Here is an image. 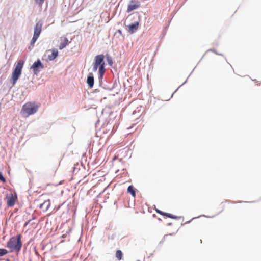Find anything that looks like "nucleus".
Instances as JSON below:
<instances>
[{
	"label": "nucleus",
	"mask_w": 261,
	"mask_h": 261,
	"mask_svg": "<svg viewBox=\"0 0 261 261\" xmlns=\"http://www.w3.org/2000/svg\"><path fill=\"white\" fill-rule=\"evenodd\" d=\"M207 51H213V52H214L215 54H217V55H219L223 56V55H222V54H219V53H217V51L215 49H208Z\"/></svg>",
	"instance_id": "bb28decb"
},
{
	"label": "nucleus",
	"mask_w": 261,
	"mask_h": 261,
	"mask_svg": "<svg viewBox=\"0 0 261 261\" xmlns=\"http://www.w3.org/2000/svg\"><path fill=\"white\" fill-rule=\"evenodd\" d=\"M200 216L206 217V216H205V215H203L200 216ZM198 217H199V216H198V217H197L192 218V219L190 221H188V222H187V223H190V221H191V220H192L193 219H195V218H198ZM206 217H207V216H206Z\"/></svg>",
	"instance_id": "c756f323"
},
{
	"label": "nucleus",
	"mask_w": 261,
	"mask_h": 261,
	"mask_svg": "<svg viewBox=\"0 0 261 261\" xmlns=\"http://www.w3.org/2000/svg\"><path fill=\"white\" fill-rule=\"evenodd\" d=\"M140 6V3L136 0H131L127 6V12L129 13L138 8Z\"/></svg>",
	"instance_id": "0eeeda50"
},
{
	"label": "nucleus",
	"mask_w": 261,
	"mask_h": 261,
	"mask_svg": "<svg viewBox=\"0 0 261 261\" xmlns=\"http://www.w3.org/2000/svg\"><path fill=\"white\" fill-rule=\"evenodd\" d=\"M50 205V200L49 199L44 201L42 203L40 204L39 208L42 209L43 211H46Z\"/></svg>",
	"instance_id": "ddd939ff"
},
{
	"label": "nucleus",
	"mask_w": 261,
	"mask_h": 261,
	"mask_svg": "<svg viewBox=\"0 0 261 261\" xmlns=\"http://www.w3.org/2000/svg\"><path fill=\"white\" fill-rule=\"evenodd\" d=\"M105 56L106 57V60H107V62H108V65L112 67L113 64V61L112 58L109 54H107L106 55V56Z\"/></svg>",
	"instance_id": "dca6fc26"
},
{
	"label": "nucleus",
	"mask_w": 261,
	"mask_h": 261,
	"mask_svg": "<svg viewBox=\"0 0 261 261\" xmlns=\"http://www.w3.org/2000/svg\"><path fill=\"white\" fill-rule=\"evenodd\" d=\"M22 246L20 234L11 237L7 243L6 247L10 249V252H16L18 254Z\"/></svg>",
	"instance_id": "f257e3e1"
},
{
	"label": "nucleus",
	"mask_w": 261,
	"mask_h": 261,
	"mask_svg": "<svg viewBox=\"0 0 261 261\" xmlns=\"http://www.w3.org/2000/svg\"><path fill=\"white\" fill-rule=\"evenodd\" d=\"M9 251L5 248H0V257H3L8 254Z\"/></svg>",
	"instance_id": "aec40b11"
},
{
	"label": "nucleus",
	"mask_w": 261,
	"mask_h": 261,
	"mask_svg": "<svg viewBox=\"0 0 261 261\" xmlns=\"http://www.w3.org/2000/svg\"><path fill=\"white\" fill-rule=\"evenodd\" d=\"M38 108L39 106L36 105L34 102H28L23 105L21 113L28 115H31L38 111Z\"/></svg>",
	"instance_id": "7ed1b4c3"
},
{
	"label": "nucleus",
	"mask_w": 261,
	"mask_h": 261,
	"mask_svg": "<svg viewBox=\"0 0 261 261\" xmlns=\"http://www.w3.org/2000/svg\"><path fill=\"white\" fill-rule=\"evenodd\" d=\"M38 38H39L38 36L33 35V37L31 40V42H30V45L33 47L34 45V44L35 43V42H36V41Z\"/></svg>",
	"instance_id": "6ab92c4d"
},
{
	"label": "nucleus",
	"mask_w": 261,
	"mask_h": 261,
	"mask_svg": "<svg viewBox=\"0 0 261 261\" xmlns=\"http://www.w3.org/2000/svg\"><path fill=\"white\" fill-rule=\"evenodd\" d=\"M7 204L8 206L12 207L14 205L17 199V197H15L12 194L8 197L7 196Z\"/></svg>",
	"instance_id": "f8f14e48"
},
{
	"label": "nucleus",
	"mask_w": 261,
	"mask_h": 261,
	"mask_svg": "<svg viewBox=\"0 0 261 261\" xmlns=\"http://www.w3.org/2000/svg\"><path fill=\"white\" fill-rule=\"evenodd\" d=\"M99 69V67L96 65L95 63H93V68L92 70L93 72H96L97 70Z\"/></svg>",
	"instance_id": "b1692460"
},
{
	"label": "nucleus",
	"mask_w": 261,
	"mask_h": 261,
	"mask_svg": "<svg viewBox=\"0 0 261 261\" xmlns=\"http://www.w3.org/2000/svg\"><path fill=\"white\" fill-rule=\"evenodd\" d=\"M165 217L170 218L171 219H180L181 218L180 217H178V216L174 215L171 213H167Z\"/></svg>",
	"instance_id": "a211bd4d"
},
{
	"label": "nucleus",
	"mask_w": 261,
	"mask_h": 261,
	"mask_svg": "<svg viewBox=\"0 0 261 261\" xmlns=\"http://www.w3.org/2000/svg\"><path fill=\"white\" fill-rule=\"evenodd\" d=\"M35 218H36V217H35V216L32 215V219H31V221H32V220L35 219Z\"/></svg>",
	"instance_id": "72a5a7b5"
},
{
	"label": "nucleus",
	"mask_w": 261,
	"mask_h": 261,
	"mask_svg": "<svg viewBox=\"0 0 261 261\" xmlns=\"http://www.w3.org/2000/svg\"><path fill=\"white\" fill-rule=\"evenodd\" d=\"M116 257L119 260H121L123 257V253L120 250H117L116 252Z\"/></svg>",
	"instance_id": "f3484780"
},
{
	"label": "nucleus",
	"mask_w": 261,
	"mask_h": 261,
	"mask_svg": "<svg viewBox=\"0 0 261 261\" xmlns=\"http://www.w3.org/2000/svg\"><path fill=\"white\" fill-rule=\"evenodd\" d=\"M136 20L127 25L128 32L131 33L136 32L139 27L140 22V15L138 12L133 13L129 15Z\"/></svg>",
	"instance_id": "20e7f679"
},
{
	"label": "nucleus",
	"mask_w": 261,
	"mask_h": 261,
	"mask_svg": "<svg viewBox=\"0 0 261 261\" xmlns=\"http://www.w3.org/2000/svg\"><path fill=\"white\" fill-rule=\"evenodd\" d=\"M100 90L98 89H95V90H94V92H100Z\"/></svg>",
	"instance_id": "473e14b6"
},
{
	"label": "nucleus",
	"mask_w": 261,
	"mask_h": 261,
	"mask_svg": "<svg viewBox=\"0 0 261 261\" xmlns=\"http://www.w3.org/2000/svg\"><path fill=\"white\" fill-rule=\"evenodd\" d=\"M117 34H119V35L121 36L122 35V31L120 30H118L117 32L115 33V35H116Z\"/></svg>",
	"instance_id": "c85d7f7f"
},
{
	"label": "nucleus",
	"mask_w": 261,
	"mask_h": 261,
	"mask_svg": "<svg viewBox=\"0 0 261 261\" xmlns=\"http://www.w3.org/2000/svg\"><path fill=\"white\" fill-rule=\"evenodd\" d=\"M115 237V234H113L111 236L109 237V238L111 239V240H113V239H114Z\"/></svg>",
	"instance_id": "2f4dec72"
},
{
	"label": "nucleus",
	"mask_w": 261,
	"mask_h": 261,
	"mask_svg": "<svg viewBox=\"0 0 261 261\" xmlns=\"http://www.w3.org/2000/svg\"><path fill=\"white\" fill-rule=\"evenodd\" d=\"M105 56L103 54L96 55L94 58L93 63L98 66L99 68L105 67Z\"/></svg>",
	"instance_id": "423d86ee"
},
{
	"label": "nucleus",
	"mask_w": 261,
	"mask_h": 261,
	"mask_svg": "<svg viewBox=\"0 0 261 261\" xmlns=\"http://www.w3.org/2000/svg\"><path fill=\"white\" fill-rule=\"evenodd\" d=\"M166 34V32H164V33H163V36H164Z\"/></svg>",
	"instance_id": "4c0bfd02"
},
{
	"label": "nucleus",
	"mask_w": 261,
	"mask_h": 261,
	"mask_svg": "<svg viewBox=\"0 0 261 261\" xmlns=\"http://www.w3.org/2000/svg\"><path fill=\"white\" fill-rule=\"evenodd\" d=\"M69 42L67 38H66V37L64 38L63 41H62V42H61L60 43V45L59 47V49L61 50V49L64 48L65 47H66V46L67 45L69 44Z\"/></svg>",
	"instance_id": "2eb2a0df"
},
{
	"label": "nucleus",
	"mask_w": 261,
	"mask_h": 261,
	"mask_svg": "<svg viewBox=\"0 0 261 261\" xmlns=\"http://www.w3.org/2000/svg\"><path fill=\"white\" fill-rule=\"evenodd\" d=\"M117 85L116 80H115L112 85L107 84L105 82L102 83L101 85H99V87H101L103 89L108 90L109 91H111L114 89Z\"/></svg>",
	"instance_id": "1a4fd4ad"
},
{
	"label": "nucleus",
	"mask_w": 261,
	"mask_h": 261,
	"mask_svg": "<svg viewBox=\"0 0 261 261\" xmlns=\"http://www.w3.org/2000/svg\"><path fill=\"white\" fill-rule=\"evenodd\" d=\"M31 221V219H30L28 221L25 222L24 223V226H26L28 224H29V223H30Z\"/></svg>",
	"instance_id": "7c9ffc66"
},
{
	"label": "nucleus",
	"mask_w": 261,
	"mask_h": 261,
	"mask_svg": "<svg viewBox=\"0 0 261 261\" xmlns=\"http://www.w3.org/2000/svg\"><path fill=\"white\" fill-rule=\"evenodd\" d=\"M166 34V32H164V33H163V36H164Z\"/></svg>",
	"instance_id": "e433bc0d"
},
{
	"label": "nucleus",
	"mask_w": 261,
	"mask_h": 261,
	"mask_svg": "<svg viewBox=\"0 0 261 261\" xmlns=\"http://www.w3.org/2000/svg\"><path fill=\"white\" fill-rule=\"evenodd\" d=\"M75 169V167H74L73 171H74Z\"/></svg>",
	"instance_id": "ea45409f"
},
{
	"label": "nucleus",
	"mask_w": 261,
	"mask_h": 261,
	"mask_svg": "<svg viewBox=\"0 0 261 261\" xmlns=\"http://www.w3.org/2000/svg\"><path fill=\"white\" fill-rule=\"evenodd\" d=\"M42 22L40 20L36 22L34 27L33 35L39 37L42 31Z\"/></svg>",
	"instance_id": "6e6552de"
},
{
	"label": "nucleus",
	"mask_w": 261,
	"mask_h": 261,
	"mask_svg": "<svg viewBox=\"0 0 261 261\" xmlns=\"http://www.w3.org/2000/svg\"><path fill=\"white\" fill-rule=\"evenodd\" d=\"M35 1L36 2V4H39V5H42L44 1V0H35Z\"/></svg>",
	"instance_id": "cd10ccee"
},
{
	"label": "nucleus",
	"mask_w": 261,
	"mask_h": 261,
	"mask_svg": "<svg viewBox=\"0 0 261 261\" xmlns=\"http://www.w3.org/2000/svg\"><path fill=\"white\" fill-rule=\"evenodd\" d=\"M103 76L98 75V85H101L102 83H103L105 82L103 81Z\"/></svg>",
	"instance_id": "5701e85b"
},
{
	"label": "nucleus",
	"mask_w": 261,
	"mask_h": 261,
	"mask_svg": "<svg viewBox=\"0 0 261 261\" xmlns=\"http://www.w3.org/2000/svg\"><path fill=\"white\" fill-rule=\"evenodd\" d=\"M112 132H113V133L114 132L113 129L112 130Z\"/></svg>",
	"instance_id": "58836bf2"
},
{
	"label": "nucleus",
	"mask_w": 261,
	"mask_h": 261,
	"mask_svg": "<svg viewBox=\"0 0 261 261\" xmlns=\"http://www.w3.org/2000/svg\"><path fill=\"white\" fill-rule=\"evenodd\" d=\"M0 181L2 182L3 184L6 182V179L4 176L2 172L0 171Z\"/></svg>",
	"instance_id": "4be33fe9"
},
{
	"label": "nucleus",
	"mask_w": 261,
	"mask_h": 261,
	"mask_svg": "<svg viewBox=\"0 0 261 261\" xmlns=\"http://www.w3.org/2000/svg\"><path fill=\"white\" fill-rule=\"evenodd\" d=\"M44 68V64L39 59L35 61L30 67L35 75H37Z\"/></svg>",
	"instance_id": "39448f33"
},
{
	"label": "nucleus",
	"mask_w": 261,
	"mask_h": 261,
	"mask_svg": "<svg viewBox=\"0 0 261 261\" xmlns=\"http://www.w3.org/2000/svg\"><path fill=\"white\" fill-rule=\"evenodd\" d=\"M137 261H140V260H137Z\"/></svg>",
	"instance_id": "a19ab883"
},
{
	"label": "nucleus",
	"mask_w": 261,
	"mask_h": 261,
	"mask_svg": "<svg viewBox=\"0 0 261 261\" xmlns=\"http://www.w3.org/2000/svg\"><path fill=\"white\" fill-rule=\"evenodd\" d=\"M193 70L191 72V73H190V74L188 76V77H187V79L186 80V81L181 84L176 89V90L174 91V92H176L177 90L181 86H182L183 85H184L185 84H186L187 82V80H188V79L189 77V76H190V75L192 73Z\"/></svg>",
	"instance_id": "a878e982"
},
{
	"label": "nucleus",
	"mask_w": 261,
	"mask_h": 261,
	"mask_svg": "<svg viewBox=\"0 0 261 261\" xmlns=\"http://www.w3.org/2000/svg\"><path fill=\"white\" fill-rule=\"evenodd\" d=\"M86 82L89 88H92L94 84V77L92 72L89 73L87 76Z\"/></svg>",
	"instance_id": "9b49d317"
},
{
	"label": "nucleus",
	"mask_w": 261,
	"mask_h": 261,
	"mask_svg": "<svg viewBox=\"0 0 261 261\" xmlns=\"http://www.w3.org/2000/svg\"><path fill=\"white\" fill-rule=\"evenodd\" d=\"M155 211L157 213L163 216H166V214H167V213L163 212L159 209H156Z\"/></svg>",
	"instance_id": "393cba45"
},
{
	"label": "nucleus",
	"mask_w": 261,
	"mask_h": 261,
	"mask_svg": "<svg viewBox=\"0 0 261 261\" xmlns=\"http://www.w3.org/2000/svg\"><path fill=\"white\" fill-rule=\"evenodd\" d=\"M127 191V193H129L132 196V197H135L136 189L133 185H130L128 187Z\"/></svg>",
	"instance_id": "4468645a"
},
{
	"label": "nucleus",
	"mask_w": 261,
	"mask_h": 261,
	"mask_svg": "<svg viewBox=\"0 0 261 261\" xmlns=\"http://www.w3.org/2000/svg\"><path fill=\"white\" fill-rule=\"evenodd\" d=\"M254 201H251V202H253ZM242 202H246V201H240L238 202V203H242Z\"/></svg>",
	"instance_id": "f704fd0d"
},
{
	"label": "nucleus",
	"mask_w": 261,
	"mask_h": 261,
	"mask_svg": "<svg viewBox=\"0 0 261 261\" xmlns=\"http://www.w3.org/2000/svg\"><path fill=\"white\" fill-rule=\"evenodd\" d=\"M24 63V62L22 60H19L13 69L10 79V83L12 85H15L17 80L20 77Z\"/></svg>",
	"instance_id": "f03ea898"
},
{
	"label": "nucleus",
	"mask_w": 261,
	"mask_h": 261,
	"mask_svg": "<svg viewBox=\"0 0 261 261\" xmlns=\"http://www.w3.org/2000/svg\"><path fill=\"white\" fill-rule=\"evenodd\" d=\"M105 72H106L105 67L99 68V69L98 70V75L104 76Z\"/></svg>",
	"instance_id": "412c9836"
},
{
	"label": "nucleus",
	"mask_w": 261,
	"mask_h": 261,
	"mask_svg": "<svg viewBox=\"0 0 261 261\" xmlns=\"http://www.w3.org/2000/svg\"><path fill=\"white\" fill-rule=\"evenodd\" d=\"M172 224V223L170 222V223H168L167 225H168V226H171Z\"/></svg>",
	"instance_id": "c9c22d12"
},
{
	"label": "nucleus",
	"mask_w": 261,
	"mask_h": 261,
	"mask_svg": "<svg viewBox=\"0 0 261 261\" xmlns=\"http://www.w3.org/2000/svg\"><path fill=\"white\" fill-rule=\"evenodd\" d=\"M51 51V53L50 55H48L47 59L49 61H53L55 60L59 55V52L56 48H54L50 50H48L46 52Z\"/></svg>",
	"instance_id": "9d476101"
}]
</instances>
